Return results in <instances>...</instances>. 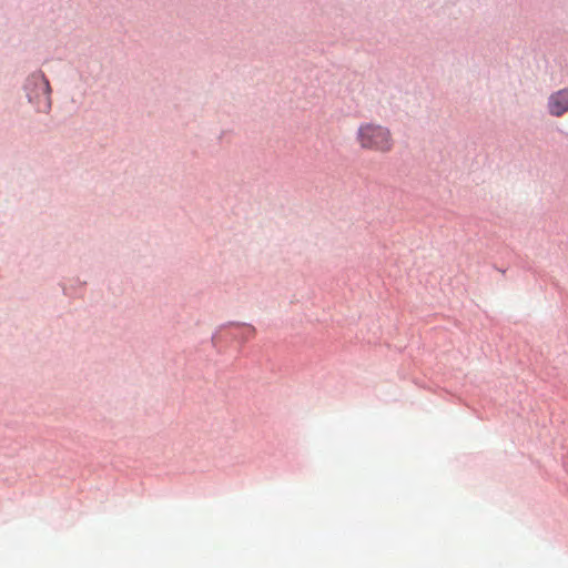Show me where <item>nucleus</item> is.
Instances as JSON below:
<instances>
[{
  "mask_svg": "<svg viewBox=\"0 0 568 568\" xmlns=\"http://www.w3.org/2000/svg\"><path fill=\"white\" fill-rule=\"evenodd\" d=\"M548 110L554 116H561L568 112V88L559 90L549 97Z\"/></svg>",
  "mask_w": 568,
  "mask_h": 568,
  "instance_id": "obj_3",
  "label": "nucleus"
},
{
  "mask_svg": "<svg viewBox=\"0 0 568 568\" xmlns=\"http://www.w3.org/2000/svg\"><path fill=\"white\" fill-rule=\"evenodd\" d=\"M356 141L362 149L381 153L389 152L394 145L390 131L376 123H362L356 132Z\"/></svg>",
  "mask_w": 568,
  "mask_h": 568,
  "instance_id": "obj_1",
  "label": "nucleus"
},
{
  "mask_svg": "<svg viewBox=\"0 0 568 568\" xmlns=\"http://www.w3.org/2000/svg\"><path fill=\"white\" fill-rule=\"evenodd\" d=\"M247 328L250 329L251 333L254 332V328L252 326H247Z\"/></svg>",
  "mask_w": 568,
  "mask_h": 568,
  "instance_id": "obj_4",
  "label": "nucleus"
},
{
  "mask_svg": "<svg viewBox=\"0 0 568 568\" xmlns=\"http://www.w3.org/2000/svg\"><path fill=\"white\" fill-rule=\"evenodd\" d=\"M29 101L34 103L40 112L49 111L51 106L49 81L42 73L32 74L26 84Z\"/></svg>",
  "mask_w": 568,
  "mask_h": 568,
  "instance_id": "obj_2",
  "label": "nucleus"
}]
</instances>
